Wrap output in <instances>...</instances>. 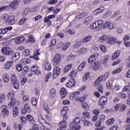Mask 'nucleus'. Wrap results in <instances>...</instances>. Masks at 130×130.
<instances>
[{
	"label": "nucleus",
	"instance_id": "obj_1",
	"mask_svg": "<svg viewBox=\"0 0 130 130\" xmlns=\"http://www.w3.org/2000/svg\"><path fill=\"white\" fill-rule=\"evenodd\" d=\"M7 97L9 100H11L8 105L10 108H12L14 106H16V105H21V102L19 101H17L15 98V92L13 90L9 91L7 94Z\"/></svg>",
	"mask_w": 130,
	"mask_h": 130
},
{
	"label": "nucleus",
	"instance_id": "obj_2",
	"mask_svg": "<svg viewBox=\"0 0 130 130\" xmlns=\"http://www.w3.org/2000/svg\"><path fill=\"white\" fill-rule=\"evenodd\" d=\"M39 121L40 123L42 124L44 126L43 127H40V130H49L50 129L51 125L49 123L47 122L42 116H40L38 118Z\"/></svg>",
	"mask_w": 130,
	"mask_h": 130
},
{
	"label": "nucleus",
	"instance_id": "obj_3",
	"mask_svg": "<svg viewBox=\"0 0 130 130\" xmlns=\"http://www.w3.org/2000/svg\"><path fill=\"white\" fill-rule=\"evenodd\" d=\"M104 21L102 20H99L90 24V29H100V28H103Z\"/></svg>",
	"mask_w": 130,
	"mask_h": 130
},
{
	"label": "nucleus",
	"instance_id": "obj_4",
	"mask_svg": "<svg viewBox=\"0 0 130 130\" xmlns=\"http://www.w3.org/2000/svg\"><path fill=\"white\" fill-rule=\"evenodd\" d=\"M61 60V55H60V53H57L53 58L52 63L53 66H59Z\"/></svg>",
	"mask_w": 130,
	"mask_h": 130
},
{
	"label": "nucleus",
	"instance_id": "obj_5",
	"mask_svg": "<svg viewBox=\"0 0 130 130\" xmlns=\"http://www.w3.org/2000/svg\"><path fill=\"white\" fill-rule=\"evenodd\" d=\"M127 106L124 104L119 103L116 105L114 107L115 111H119L120 112H123Z\"/></svg>",
	"mask_w": 130,
	"mask_h": 130
},
{
	"label": "nucleus",
	"instance_id": "obj_6",
	"mask_svg": "<svg viewBox=\"0 0 130 130\" xmlns=\"http://www.w3.org/2000/svg\"><path fill=\"white\" fill-rule=\"evenodd\" d=\"M32 111L31 106L28 103H25L24 105V107L21 109V114H26V113H30Z\"/></svg>",
	"mask_w": 130,
	"mask_h": 130
},
{
	"label": "nucleus",
	"instance_id": "obj_7",
	"mask_svg": "<svg viewBox=\"0 0 130 130\" xmlns=\"http://www.w3.org/2000/svg\"><path fill=\"white\" fill-rule=\"evenodd\" d=\"M54 18H55V14H52L46 16L44 18L45 19L44 20V22L47 23V26L49 27L52 25V21L50 20H51V19H54Z\"/></svg>",
	"mask_w": 130,
	"mask_h": 130
},
{
	"label": "nucleus",
	"instance_id": "obj_8",
	"mask_svg": "<svg viewBox=\"0 0 130 130\" xmlns=\"http://www.w3.org/2000/svg\"><path fill=\"white\" fill-rule=\"evenodd\" d=\"M68 111H69V107L68 106H64L61 111L60 116L63 117V119L64 120L68 119V115H67Z\"/></svg>",
	"mask_w": 130,
	"mask_h": 130
},
{
	"label": "nucleus",
	"instance_id": "obj_9",
	"mask_svg": "<svg viewBox=\"0 0 130 130\" xmlns=\"http://www.w3.org/2000/svg\"><path fill=\"white\" fill-rule=\"evenodd\" d=\"M59 75H60V68L59 67H55L53 70L52 77L53 79H56Z\"/></svg>",
	"mask_w": 130,
	"mask_h": 130
},
{
	"label": "nucleus",
	"instance_id": "obj_10",
	"mask_svg": "<svg viewBox=\"0 0 130 130\" xmlns=\"http://www.w3.org/2000/svg\"><path fill=\"white\" fill-rule=\"evenodd\" d=\"M98 57H99V53L97 52L94 53L89 57L88 59V63H92V62H94Z\"/></svg>",
	"mask_w": 130,
	"mask_h": 130
},
{
	"label": "nucleus",
	"instance_id": "obj_11",
	"mask_svg": "<svg viewBox=\"0 0 130 130\" xmlns=\"http://www.w3.org/2000/svg\"><path fill=\"white\" fill-rule=\"evenodd\" d=\"M108 101V99L105 96H102L100 98L99 101V106H105L106 105V103H107V101Z\"/></svg>",
	"mask_w": 130,
	"mask_h": 130
},
{
	"label": "nucleus",
	"instance_id": "obj_12",
	"mask_svg": "<svg viewBox=\"0 0 130 130\" xmlns=\"http://www.w3.org/2000/svg\"><path fill=\"white\" fill-rule=\"evenodd\" d=\"M2 52L5 55H10V54L13 53V51H12V49L9 47H4L2 49Z\"/></svg>",
	"mask_w": 130,
	"mask_h": 130
},
{
	"label": "nucleus",
	"instance_id": "obj_13",
	"mask_svg": "<svg viewBox=\"0 0 130 130\" xmlns=\"http://www.w3.org/2000/svg\"><path fill=\"white\" fill-rule=\"evenodd\" d=\"M75 86H76V80L73 78H71L66 84L67 88H73Z\"/></svg>",
	"mask_w": 130,
	"mask_h": 130
},
{
	"label": "nucleus",
	"instance_id": "obj_14",
	"mask_svg": "<svg viewBox=\"0 0 130 130\" xmlns=\"http://www.w3.org/2000/svg\"><path fill=\"white\" fill-rule=\"evenodd\" d=\"M30 72H31L32 73H34V75H36L37 76H39L41 75V71L38 70V67L36 65H34L30 68Z\"/></svg>",
	"mask_w": 130,
	"mask_h": 130
},
{
	"label": "nucleus",
	"instance_id": "obj_15",
	"mask_svg": "<svg viewBox=\"0 0 130 130\" xmlns=\"http://www.w3.org/2000/svg\"><path fill=\"white\" fill-rule=\"evenodd\" d=\"M67 125H68L67 121L63 119V120L59 122V127L57 130H66L67 129Z\"/></svg>",
	"mask_w": 130,
	"mask_h": 130
},
{
	"label": "nucleus",
	"instance_id": "obj_16",
	"mask_svg": "<svg viewBox=\"0 0 130 130\" xmlns=\"http://www.w3.org/2000/svg\"><path fill=\"white\" fill-rule=\"evenodd\" d=\"M13 30L12 26H8L4 28L0 29V35H4V34H7L9 31Z\"/></svg>",
	"mask_w": 130,
	"mask_h": 130
},
{
	"label": "nucleus",
	"instance_id": "obj_17",
	"mask_svg": "<svg viewBox=\"0 0 130 130\" xmlns=\"http://www.w3.org/2000/svg\"><path fill=\"white\" fill-rule=\"evenodd\" d=\"M6 22L9 25H14V24L16 23V22L15 21V16L11 15L10 16H8L6 19Z\"/></svg>",
	"mask_w": 130,
	"mask_h": 130
},
{
	"label": "nucleus",
	"instance_id": "obj_18",
	"mask_svg": "<svg viewBox=\"0 0 130 130\" xmlns=\"http://www.w3.org/2000/svg\"><path fill=\"white\" fill-rule=\"evenodd\" d=\"M88 95L87 94H84L82 96H78L75 99V101L77 102H80V103H83L86 101Z\"/></svg>",
	"mask_w": 130,
	"mask_h": 130
},
{
	"label": "nucleus",
	"instance_id": "obj_19",
	"mask_svg": "<svg viewBox=\"0 0 130 130\" xmlns=\"http://www.w3.org/2000/svg\"><path fill=\"white\" fill-rule=\"evenodd\" d=\"M106 28H108L109 29H113L114 28V24L109 21L106 22L105 23L104 22L103 28L106 29Z\"/></svg>",
	"mask_w": 130,
	"mask_h": 130
},
{
	"label": "nucleus",
	"instance_id": "obj_20",
	"mask_svg": "<svg viewBox=\"0 0 130 130\" xmlns=\"http://www.w3.org/2000/svg\"><path fill=\"white\" fill-rule=\"evenodd\" d=\"M19 0H14L11 2L9 5V8L12 9V10H16L17 6L19 5Z\"/></svg>",
	"mask_w": 130,
	"mask_h": 130
},
{
	"label": "nucleus",
	"instance_id": "obj_21",
	"mask_svg": "<svg viewBox=\"0 0 130 130\" xmlns=\"http://www.w3.org/2000/svg\"><path fill=\"white\" fill-rule=\"evenodd\" d=\"M104 10H105V8L104 6H101L93 11V15H94V16L96 15H99V14L102 13Z\"/></svg>",
	"mask_w": 130,
	"mask_h": 130
},
{
	"label": "nucleus",
	"instance_id": "obj_22",
	"mask_svg": "<svg viewBox=\"0 0 130 130\" xmlns=\"http://www.w3.org/2000/svg\"><path fill=\"white\" fill-rule=\"evenodd\" d=\"M2 107H3V109L2 110V115L4 117H7V116L9 115L10 112H9V110L7 108V106H3Z\"/></svg>",
	"mask_w": 130,
	"mask_h": 130
},
{
	"label": "nucleus",
	"instance_id": "obj_23",
	"mask_svg": "<svg viewBox=\"0 0 130 130\" xmlns=\"http://www.w3.org/2000/svg\"><path fill=\"white\" fill-rule=\"evenodd\" d=\"M49 98L51 99H53L55 98V96H56V90L54 88H51L50 89L49 93Z\"/></svg>",
	"mask_w": 130,
	"mask_h": 130
},
{
	"label": "nucleus",
	"instance_id": "obj_24",
	"mask_svg": "<svg viewBox=\"0 0 130 130\" xmlns=\"http://www.w3.org/2000/svg\"><path fill=\"white\" fill-rule=\"evenodd\" d=\"M39 51H40V49H37L36 50V51L34 52V55L32 56L34 59H35L36 60H39V59H40V58L38 56V55H40L41 54Z\"/></svg>",
	"mask_w": 130,
	"mask_h": 130
},
{
	"label": "nucleus",
	"instance_id": "obj_25",
	"mask_svg": "<svg viewBox=\"0 0 130 130\" xmlns=\"http://www.w3.org/2000/svg\"><path fill=\"white\" fill-rule=\"evenodd\" d=\"M18 106H20V105H16L12 107L13 108V115L15 117L19 114V107Z\"/></svg>",
	"mask_w": 130,
	"mask_h": 130
},
{
	"label": "nucleus",
	"instance_id": "obj_26",
	"mask_svg": "<svg viewBox=\"0 0 130 130\" xmlns=\"http://www.w3.org/2000/svg\"><path fill=\"white\" fill-rule=\"evenodd\" d=\"M38 99H39V95L38 97L34 96L31 98V104L34 107H37V103H38Z\"/></svg>",
	"mask_w": 130,
	"mask_h": 130
},
{
	"label": "nucleus",
	"instance_id": "obj_27",
	"mask_svg": "<svg viewBox=\"0 0 130 130\" xmlns=\"http://www.w3.org/2000/svg\"><path fill=\"white\" fill-rule=\"evenodd\" d=\"M81 121L83 122V125L85 126H91V125H92V123L87 120V119H86V118L84 117H81Z\"/></svg>",
	"mask_w": 130,
	"mask_h": 130
},
{
	"label": "nucleus",
	"instance_id": "obj_28",
	"mask_svg": "<svg viewBox=\"0 0 130 130\" xmlns=\"http://www.w3.org/2000/svg\"><path fill=\"white\" fill-rule=\"evenodd\" d=\"M60 95L61 99H63L65 97H67V95H68L67 89L64 88H61L60 90Z\"/></svg>",
	"mask_w": 130,
	"mask_h": 130
},
{
	"label": "nucleus",
	"instance_id": "obj_29",
	"mask_svg": "<svg viewBox=\"0 0 130 130\" xmlns=\"http://www.w3.org/2000/svg\"><path fill=\"white\" fill-rule=\"evenodd\" d=\"M19 58H20V54L19 53L16 52L12 54V59L13 62H16V61H18Z\"/></svg>",
	"mask_w": 130,
	"mask_h": 130
},
{
	"label": "nucleus",
	"instance_id": "obj_30",
	"mask_svg": "<svg viewBox=\"0 0 130 130\" xmlns=\"http://www.w3.org/2000/svg\"><path fill=\"white\" fill-rule=\"evenodd\" d=\"M13 66H14V62H13V61H8L5 63L4 68L6 70H10V69H12Z\"/></svg>",
	"mask_w": 130,
	"mask_h": 130
},
{
	"label": "nucleus",
	"instance_id": "obj_31",
	"mask_svg": "<svg viewBox=\"0 0 130 130\" xmlns=\"http://www.w3.org/2000/svg\"><path fill=\"white\" fill-rule=\"evenodd\" d=\"M25 37H18L15 39L14 42L15 44H21L25 41Z\"/></svg>",
	"mask_w": 130,
	"mask_h": 130
},
{
	"label": "nucleus",
	"instance_id": "obj_32",
	"mask_svg": "<svg viewBox=\"0 0 130 130\" xmlns=\"http://www.w3.org/2000/svg\"><path fill=\"white\" fill-rule=\"evenodd\" d=\"M80 94V93L79 91H74L70 94V99L71 100H74V99H75V98H77V96H79Z\"/></svg>",
	"mask_w": 130,
	"mask_h": 130
},
{
	"label": "nucleus",
	"instance_id": "obj_33",
	"mask_svg": "<svg viewBox=\"0 0 130 130\" xmlns=\"http://www.w3.org/2000/svg\"><path fill=\"white\" fill-rule=\"evenodd\" d=\"M109 37H107V36L106 35H102L99 38V41L100 42H101L102 43H104V42H106L107 40H108Z\"/></svg>",
	"mask_w": 130,
	"mask_h": 130
},
{
	"label": "nucleus",
	"instance_id": "obj_34",
	"mask_svg": "<svg viewBox=\"0 0 130 130\" xmlns=\"http://www.w3.org/2000/svg\"><path fill=\"white\" fill-rule=\"evenodd\" d=\"M101 67V63L98 61H96L94 62L93 66V69L94 71H97Z\"/></svg>",
	"mask_w": 130,
	"mask_h": 130
},
{
	"label": "nucleus",
	"instance_id": "obj_35",
	"mask_svg": "<svg viewBox=\"0 0 130 130\" xmlns=\"http://www.w3.org/2000/svg\"><path fill=\"white\" fill-rule=\"evenodd\" d=\"M73 67V64H69L67 65L64 68L63 70V72L64 74H67L68 72H69L71 69Z\"/></svg>",
	"mask_w": 130,
	"mask_h": 130
},
{
	"label": "nucleus",
	"instance_id": "obj_36",
	"mask_svg": "<svg viewBox=\"0 0 130 130\" xmlns=\"http://www.w3.org/2000/svg\"><path fill=\"white\" fill-rule=\"evenodd\" d=\"M45 69L48 72L51 70V64L48 61H46L45 62Z\"/></svg>",
	"mask_w": 130,
	"mask_h": 130
},
{
	"label": "nucleus",
	"instance_id": "obj_37",
	"mask_svg": "<svg viewBox=\"0 0 130 130\" xmlns=\"http://www.w3.org/2000/svg\"><path fill=\"white\" fill-rule=\"evenodd\" d=\"M92 37L91 35H88L87 36L84 37L82 40V42L84 43H87L92 40Z\"/></svg>",
	"mask_w": 130,
	"mask_h": 130
},
{
	"label": "nucleus",
	"instance_id": "obj_38",
	"mask_svg": "<svg viewBox=\"0 0 130 130\" xmlns=\"http://www.w3.org/2000/svg\"><path fill=\"white\" fill-rule=\"evenodd\" d=\"M26 118L30 123H32V124H34V123H35V120L34 119V118L33 117V116H32V115L29 114L27 115Z\"/></svg>",
	"mask_w": 130,
	"mask_h": 130
},
{
	"label": "nucleus",
	"instance_id": "obj_39",
	"mask_svg": "<svg viewBox=\"0 0 130 130\" xmlns=\"http://www.w3.org/2000/svg\"><path fill=\"white\" fill-rule=\"evenodd\" d=\"M93 20V17L92 16H89L86 17L84 20V23L86 25H89L91 21Z\"/></svg>",
	"mask_w": 130,
	"mask_h": 130
},
{
	"label": "nucleus",
	"instance_id": "obj_40",
	"mask_svg": "<svg viewBox=\"0 0 130 130\" xmlns=\"http://www.w3.org/2000/svg\"><path fill=\"white\" fill-rule=\"evenodd\" d=\"M81 123V118L79 117H76L73 120V123H71L73 125L75 124V125H78Z\"/></svg>",
	"mask_w": 130,
	"mask_h": 130
},
{
	"label": "nucleus",
	"instance_id": "obj_41",
	"mask_svg": "<svg viewBox=\"0 0 130 130\" xmlns=\"http://www.w3.org/2000/svg\"><path fill=\"white\" fill-rule=\"evenodd\" d=\"M85 67H86V61H83L78 67V72L82 71L83 70H84V68H85Z\"/></svg>",
	"mask_w": 130,
	"mask_h": 130
},
{
	"label": "nucleus",
	"instance_id": "obj_42",
	"mask_svg": "<svg viewBox=\"0 0 130 130\" xmlns=\"http://www.w3.org/2000/svg\"><path fill=\"white\" fill-rule=\"evenodd\" d=\"M55 44H56V40L55 39H53L49 44L50 49H53V48H54V46H55Z\"/></svg>",
	"mask_w": 130,
	"mask_h": 130
},
{
	"label": "nucleus",
	"instance_id": "obj_43",
	"mask_svg": "<svg viewBox=\"0 0 130 130\" xmlns=\"http://www.w3.org/2000/svg\"><path fill=\"white\" fill-rule=\"evenodd\" d=\"M3 81L5 83H8L9 81H10V77L9 75L7 73H4L3 76Z\"/></svg>",
	"mask_w": 130,
	"mask_h": 130
},
{
	"label": "nucleus",
	"instance_id": "obj_44",
	"mask_svg": "<svg viewBox=\"0 0 130 130\" xmlns=\"http://www.w3.org/2000/svg\"><path fill=\"white\" fill-rule=\"evenodd\" d=\"M90 76V72H86L82 77V81L84 83H86L88 79H89V77Z\"/></svg>",
	"mask_w": 130,
	"mask_h": 130
},
{
	"label": "nucleus",
	"instance_id": "obj_45",
	"mask_svg": "<svg viewBox=\"0 0 130 130\" xmlns=\"http://www.w3.org/2000/svg\"><path fill=\"white\" fill-rule=\"evenodd\" d=\"M114 121H115L114 118H110L106 121V125H112V124L114 123Z\"/></svg>",
	"mask_w": 130,
	"mask_h": 130
},
{
	"label": "nucleus",
	"instance_id": "obj_46",
	"mask_svg": "<svg viewBox=\"0 0 130 130\" xmlns=\"http://www.w3.org/2000/svg\"><path fill=\"white\" fill-rule=\"evenodd\" d=\"M101 82H103V80L100 76L94 82L93 86L94 87H97V86H98V85H99Z\"/></svg>",
	"mask_w": 130,
	"mask_h": 130
},
{
	"label": "nucleus",
	"instance_id": "obj_47",
	"mask_svg": "<svg viewBox=\"0 0 130 130\" xmlns=\"http://www.w3.org/2000/svg\"><path fill=\"white\" fill-rule=\"evenodd\" d=\"M110 75V73L109 72H108L105 73L104 75H101L100 78H102V80H103V81H106V79H107V78L109 77Z\"/></svg>",
	"mask_w": 130,
	"mask_h": 130
},
{
	"label": "nucleus",
	"instance_id": "obj_48",
	"mask_svg": "<svg viewBox=\"0 0 130 130\" xmlns=\"http://www.w3.org/2000/svg\"><path fill=\"white\" fill-rule=\"evenodd\" d=\"M7 97L5 93H0V104H3V102L5 101Z\"/></svg>",
	"mask_w": 130,
	"mask_h": 130
},
{
	"label": "nucleus",
	"instance_id": "obj_49",
	"mask_svg": "<svg viewBox=\"0 0 130 130\" xmlns=\"http://www.w3.org/2000/svg\"><path fill=\"white\" fill-rule=\"evenodd\" d=\"M122 70H123V68H122V67H120L117 68L116 70H114L112 72V74L113 75H114V74H118V73H120V72H121V71H122Z\"/></svg>",
	"mask_w": 130,
	"mask_h": 130
},
{
	"label": "nucleus",
	"instance_id": "obj_50",
	"mask_svg": "<svg viewBox=\"0 0 130 130\" xmlns=\"http://www.w3.org/2000/svg\"><path fill=\"white\" fill-rule=\"evenodd\" d=\"M116 42V39L115 38H110L108 41V43L111 44V45L114 44Z\"/></svg>",
	"mask_w": 130,
	"mask_h": 130
},
{
	"label": "nucleus",
	"instance_id": "obj_51",
	"mask_svg": "<svg viewBox=\"0 0 130 130\" xmlns=\"http://www.w3.org/2000/svg\"><path fill=\"white\" fill-rule=\"evenodd\" d=\"M120 54V53L117 51H115V53H113V54L112 56V59L114 60V59H116Z\"/></svg>",
	"mask_w": 130,
	"mask_h": 130
},
{
	"label": "nucleus",
	"instance_id": "obj_52",
	"mask_svg": "<svg viewBox=\"0 0 130 130\" xmlns=\"http://www.w3.org/2000/svg\"><path fill=\"white\" fill-rule=\"evenodd\" d=\"M81 106L83 109L85 110H89V105L86 102H83L81 104Z\"/></svg>",
	"mask_w": 130,
	"mask_h": 130
},
{
	"label": "nucleus",
	"instance_id": "obj_53",
	"mask_svg": "<svg viewBox=\"0 0 130 130\" xmlns=\"http://www.w3.org/2000/svg\"><path fill=\"white\" fill-rule=\"evenodd\" d=\"M99 47L101 51L103 52L104 53L107 52V49L106 48V46H105V45H100Z\"/></svg>",
	"mask_w": 130,
	"mask_h": 130
},
{
	"label": "nucleus",
	"instance_id": "obj_54",
	"mask_svg": "<svg viewBox=\"0 0 130 130\" xmlns=\"http://www.w3.org/2000/svg\"><path fill=\"white\" fill-rule=\"evenodd\" d=\"M120 88H121L120 85L116 84L114 86L113 90L115 92H117L118 91H119V90H120Z\"/></svg>",
	"mask_w": 130,
	"mask_h": 130
},
{
	"label": "nucleus",
	"instance_id": "obj_55",
	"mask_svg": "<svg viewBox=\"0 0 130 130\" xmlns=\"http://www.w3.org/2000/svg\"><path fill=\"white\" fill-rule=\"evenodd\" d=\"M13 84V87L14 88H15L16 90H18L19 89V87L20 86V83L19 82V81H14V82H12Z\"/></svg>",
	"mask_w": 130,
	"mask_h": 130
},
{
	"label": "nucleus",
	"instance_id": "obj_56",
	"mask_svg": "<svg viewBox=\"0 0 130 130\" xmlns=\"http://www.w3.org/2000/svg\"><path fill=\"white\" fill-rule=\"evenodd\" d=\"M82 115L83 117H85V118H87V119H89L90 118V113L86 111H84L82 113Z\"/></svg>",
	"mask_w": 130,
	"mask_h": 130
},
{
	"label": "nucleus",
	"instance_id": "obj_57",
	"mask_svg": "<svg viewBox=\"0 0 130 130\" xmlns=\"http://www.w3.org/2000/svg\"><path fill=\"white\" fill-rule=\"evenodd\" d=\"M76 55H69L67 58L66 60L67 61H70V60H73V59H75V58L76 57Z\"/></svg>",
	"mask_w": 130,
	"mask_h": 130
},
{
	"label": "nucleus",
	"instance_id": "obj_58",
	"mask_svg": "<svg viewBox=\"0 0 130 130\" xmlns=\"http://www.w3.org/2000/svg\"><path fill=\"white\" fill-rule=\"evenodd\" d=\"M27 42H29V43L35 42V40H34V37H33V35H30L28 36Z\"/></svg>",
	"mask_w": 130,
	"mask_h": 130
},
{
	"label": "nucleus",
	"instance_id": "obj_59",
	"mask_svg": "<svg viewBox=\"0 0 130 130\" xmlns=\"http://www.w3.org/2000/svg\"><path fill=\"white\" fill-rule=\"evenodd\" d=\"M20 118L21 122L22 125H24V124H25V123L27 122V119L25 116H20Z\"/></svg>",
	"mask_w": 130,
	"mask_h": 130
},
{
	"label": "nucleus",
	"instance_id": "obj_60",
	"mask_svg": "<svg viewBox=\"0 0 130 130\" xmlns=\"http://www.w3.org/2000/svg\"><path fill=\"white\" fill-rule=\"evenodd\" d=\"M27 22V18H22L18 22L19 25H24Z\"/></svg>",
	"mask_w": 130,
	"mask_h": 130
},
{
	"label": "nucleus",
	"instance_id": "obj_61",
	"mask_svg": "<svg viewBox=\"0 0 130 130\" xmlns=\"http://www.w3.org/2000/svg\"><path fill=\"white\" fill-rule=\"evenodd\" d=\"M28 72L29 67H28L27 66H25L22 68V72L23 73V74H27V73H28Z\"/></svg>",
	"mask_w": 130,
	"mask_h": 130
},
{
	"label": "nucleus",
	"instance_id": "obj_62",
	"mask_svg": "<svg viewBox=\"0 0 130 130\" xmlns=\"http://www.w3.org/2000/svg\"><path fill=\"white\" fill-rule=\"evenodd\" d=\"M43 108L44 109V111L46 112L47 114H50V111L49 110V108H48V106L46 104H44Z\"/></svg>",
	"mask_w": 130,
	"mask_h": 130
},
{
	"label": "nucleus",
	"instance_id": "obj_63",
	"mask_svg": "<svg viewBox=\"0 0 130 130\" xmlns=\"http://www.w3.org/2000/svg\"><path fill=\"white\" fill-rule=\"evenodd\" d=\"M11 79L12 83H14V82H17V81H18V79H17V76L15 74L12 75Z\"/></svg>",
	"mask_w": 130,
	"mask_h": 130
},
{
	"label": "nucleus",
	"instance_id": "obj_64",
	"mask_svg": "<svg viewBox=\"0 0 130 130\" xmlns=\"http://www.w3.org/2000/svg\"><path fill=\"white\" fill-rule=\"evenodd\" d=\"M29 60H30L29 59L23 58V59H21V61L22 64H24L25 66V65L28 64V63H29Z\"/></svg>",
	"mask_w": 130,
	"mask_h": 130
}]
</instances>
